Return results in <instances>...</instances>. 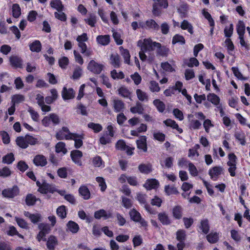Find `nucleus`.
I'll return each instance as SVG.
<instances>
[{
    "mask_svg": "<svg viewBox=\"0 0 250 250\" xmlns=\"http://www.w3.org/2000/svg\"><path fill=\"white\" fill-rule=\"evenodd\" d=\"M131 220L135 222L139 223L142 227H146L147 226V223L141 216V214L136 209L132 208L129 212Z\"/></svg>",
    "mask_w": 250,
    "mask_h": 250,
    "instance_id": "nucleus-1",
    "label": "nucleus"
},
{
    "mask_svg": "<svg viewBox=\"0 0 250 250\" xmlns=\"http://www.w3.org/2000/svg\"><path fill=\"white\" fill-rule=\"evenodd\" d=\"M236 156L233 153L229 155V161L227 165L229 167L228 171L232 177L235 176V170L236 169Z\"/></svg>",
    "mask_w": 250,
    "mask_h": 250,
    "instance_id": "nucleus-2",
    "label": "nucleus"
},
{
    "mask_svg": "<svg viewBox=\"0 0 250 250\" xmlns=\"http://www.w3.org/2000/svg\"><path fill=\"white\" fill-rule=\"evenodd\" d=\"M104 65L94 60H91L88 64L87 69L95 74H99L102 71Z\"/></svg>",
    "mask_w": 250,
    "mask_h": 250,
    "instance_id": "nucleus-3",
    "label": "nucleus"
},
{
    "mask_svg": "<svg viewBox=\"0 0 250 250\" xmlns=\"http://www.w3.org/2000/svg\"><path fill=\"white\" fill-rule=\"evenodd\" d=\"M138 45L141 47V50L143 51H150L153 49L154 42L150 39H145L143 41H139Z\"/></svg>",
    "mask_w": 250,
    "mask_h": 250,
    "instance_id": "nucleus-4",
    "label": "nucleus"
},
{
    "mask_svg": "<svg viewBox=\"0 0 250 250\" xmlns=\"http://www.w3.org/2000/svg\"><path fill=\"white\" fill-rule=\"evenodd\" d=\"M117 149L121 150H126L128 155H131L133 154L134 148H131L126 145L125 143L122 140H119L116 144Z\"/></svg>",
    "mask_w": 250,
    "mask_h": 250,
    "instance_id": "nucleus-5",
    "label": "nucleus"
},
{
    "mask_svg": "<svg viewBox=\"0 0 250 250\" xmlns=\"http://www.w3.org/2000/svg\"><path fill=\"white\" fill-rule=\"evenodd\" d=\"M19 193V189L17 186H14L11 188L4 189L2 192V195L8 198H13L18 195Z\"/></svg>",
    "mask_w": 250,
    "mask_h": 250,
    "instance_id": "nucleus-6",
    "label": "nucleus"
},
{
    "mask_svg": "<svg viewBox=\"0 0 250 250\" xmlns=\"http://www.w3.org/2000/svg\"><path fill=\"white\" fill-rule=\"evenodd\" d=\"M71 157L72 161L79 166H82V163L81 158L83 156V153L78 150H73L71 152Z\"/></svg>",
    "mask_w": 250,
    "mask_h": 250,
    "instance_id": "nucleus-7",
    "label": "nucleus"
},
{
    "mask_svg": "<svg viewBox=\"0 0 250 250\" xmlns=\"http://www.w3.org/2000/svg\"><path fill=\"white\" fill-rule=\"evenodd\" d=\"M56 190L55 187L53 185H50L47 183H43L42 187L38 189L39 192L43 194H46L48 192L53 193Z\"/></svg>",
    "mask_w": 250,
    "mask_h": 250,
    "instance_id": "nucleus-8",
    "label": "nucleus"
},
{
    "mask_svg": "<svg viewBox=\"0 0 250 250\" xmlns=\"http://www.w3.org/2000/svg\"><path fill=\"white\" fill-rule=\"evenodd\" d=\"M223 168L221 167H214L209 171V175L211 179L216 181L222 173Z\"/></svg>",
    "mask_w": 250,
    "mask_h": 250,
    "instance_id": "nucleus-9",
    "label": "nucleus"
},
{
    "mask_svg": "<svg viewBox=\"0 0 250 250\" xmlns=\"http://www.w3.org/2000/svg\"><path fill=\"white\" fill-rule=\"evenodd\" d=\"M33 163L36 166L44 167L47 164V161L44 156L37 155L33 159Z\"/></svg>",
    "mask_w": 250,
    "mask_h": 250,
    "instance_id": "nucleus-10",
    "label": "nucleus"
},
{
    "mask_svg": "<svg viewBox=\"0 0 250 250\" xmlns=\"http://www.w3.org/2000/svg\"><path fill=\"white\" fill-rule=\"evenodd\" d=\"M75 92L72 88L67 89L66 87H64L62 91V97L64 100H69L74 98Z\"/></svg>",
    "mask_w": 250,
    "mask_h": 250,
    "instance_id": "nucleus-11",
    "label": "nucleus"
},
{
    "mask_svg": "<svg viewBox=\"0 0 250 250\" xmlns=\"http://www.w3.org/2000/svg\"><path fill=\"white\" fill-rule=\"evenodd\" d=\"M154 46L158 48L157 51V53L160 56H167L168 52L169 51V49L165 46H162L161 44L159 42H154Z\"/></svg>",
    "mask_w": 250,
    "mask_h": 250,
    "instance_id": "nucleus-12",
    "label": "nucleus"
},
{
    "mask_svg": "<svg viewBox=\"0 0 250 250\" xmlns=\"http://www.w3.org/2000/svg\"><path fill=\"white\" fill-rule=\"evenodd\" d=\"M159 186V183L158 181L155 179H148L144 185V187L147 190L156 188Z\"/></svg>",
    "mask_w": 250,
    "mask_h": 250,
    "instance_id": "nucleus-13",
    "label": "nucleus"
},
{
    "mask_svg": "<svg viewBox=\"0 0 250 250\" xmlns=\"http://www.w3.org/2000/svg\"><path fill=\"white\" fill-rule=\"evenodd\" d=\"M158 218L163 225H169L171 224V220L168 214L165 212L158 213Z\"/></svg>",
    "mask_w": 250,
    "mask_h": 250,
    "instance_id": "nucleus-14",
    "label": "nucleus"
},
{
    "mask_svg": "<svg viewBox=\"0 0 250 250\" xmlns=\"http://www.w3.org/2000/svg\"><path fill=\"white\" fill-rule=\"evenodd\" d=\"M110 63L115 68H119L121 66V60L119 55L117 53H113L110 57Z\"/></svg>",
    "mask_w": 250,
    "mask_h": 250,
    "instance_id": "nucleus-15",
    "label": "nucleus"
},
{
    "mask_svg": "<svg viewBox=\"0 0 250 250\" xmlns=\"http://www.w3.org/2000/svg\"><path fill=\"white\" fill-rule=\"evenodd\" d=\"M136 94L138 99L142 102H147L149 100L148 94L140 89L136 90Z\"/></svg>",
    "mask_w": 250,
    "mask_h": 250,
    "instance_id": "nucleus-16",
    "label": "nucleus"
},
{
    "mask_svg": "<svg viewBox=\"0 0 250 250\" xmlns=\"http://www.w3.org/2000/svg\"><path fill=\"white\" fill-rule=\"evenodd\" d=\"M70 139L74 140L75 141V146L76 148H80L83 145V136L82 135L76 134L72 133L70 134Z\"/></svg>",
    "mask_w": 250,
    "mask_h": 250,
    "instance_id": "nucleus-17",
    "label": "nucleus"
},
{
    "mask_svg": "<svg viewBox=\"0 0 250 250\" xmlns=\"http://www.w3.org/2000/svg\"><path fill=\"white\" fill-rule=\"evenodd\" d=\"M112 217L111 213H108L105 210L103 209L96 211L94 213V217L96 219H100L102 217H104L105 219H107Z\"/></svg>",
    "mask_w": 250,
    "mask_h": 250,
    "instance_id": "nucleus-18",
    "label": "nucleus"
},
{
    "mask_svg": "<svg viewBox=\"0 0 250 250\" xmlns=\"http://www.w3.org/2000/svg\"><path fill=\"white\" fill-rule=\"evenodd\" d=\"M10 62L11 65L14 67L21 68L22 67V60L18 56H13L10 58Z\"/></svg>",
    "mask_w": 250,
    "mask_h": 250,
    "instance_id": "nucleus-19",
    "label": "nucleus"
},
{
    "mask_svg": "<svg viewBox=\"0 0 250 250\" xmlns=\"http://www.w3.org/2000/svg\"><path fill=\"white\" fill-rule=\"evenodd\" d=\"M57 244L58 241L56 237L53 235H50L47 241L46 246L49 250H54Z\"/></svg>",
    "mask_w": 250,
    "mask_h": 250,
    "instance_id": "nucleus-20",
    "label": "nucleus"
},
{
    "mask_svg": "<svg viewBox=\"0 0 250 250\" xmlns=\"http://www.w3.org/2000/svg\"><path fill=\"white\" fill-rule=\"evenodd\" d=\"M137 147L139 149H142L143 151H147L146 146V138L145 136H142L137 141Z\"/></svg>",
    "mask_w": 250,
    "mask_h": 250,
    "instance_id": "nucleus-21",
    "label": "nucleus"
},
{
    "mask_svg": "<svg viewBox=\"0 0 250 250\" xmlns=\"http://www.w3.org/2000/svg\"><path fill=\"white\" fill-rule=\"evenodd\" d=\"M79 192L84 200H88L90 198V191L85 186H82L79 188Z\"/></svg>",
    "mask_w": 250,
    "mask_h": 250,
    "instance_id": "nucleus-22",
    "label": "nucleus"
},
{
    "mask_svg": "<svg viewBox=\"0 0 250 250\" xmlns=\"http://www.w3.org/2000/svg\"><path fill=\"white\" fill-rule=\"evenodd\" d=\"M130 110V111L133 114L138 113L139 114H142L144 112V108L142 104L140 102H137L136 103L135 105L134 106L131 107Z\"/></svg>",
    "mask_w": 250,
    "mask_h": 250,
    "instance_id": "nucleus-23",
    "label": "nucleus"
},
{
    "mask_svg": "<svg viewBox=\"0 0 250 250\" xmlns=\"http://www.w3.org/2000/svg\"><path fill=\"white\" fill-rule=\"evenodd\" d=\"M112 103L113 108L116 112L121 111L125 108V104L121 100H113Z\"/></svg>",
    "mask_w": 250,
    "mask_h": 250,
    "instance_id": "nucleus-24",
    "label": "nucleus"
},
{
    "mask_svg": "<svg viewBox=\"0 0 250 250\" xmlns=\"http://www.w3.org/2000/svg\"><path fill=\"white\" fill-rule=\"evenodd\" d=\"M96 40L98 43L103 45H106L110 42V36L106 35H99L97 36Z\"/></svg>",
    "mask_w": 250,
    "mask_h": 250,
    "instance_id": "nucleus-25",
    "label": "nucleus"
},
{
    "mask_svg": "<svg viewBox=\"0 0 250 250\" xmlns=\"http://www.w3.org/2000/svg\"><path fill=\"white\" fill-rule=\"evenodd\" d=\"M139 170L141 173L148 174L152 170V165L150 164H141L138 167Z\"/></svg>",
    "mask_w": 250,
    "mask_h": 250,
    "instance_id": "nucleus-26",
    "label": "nucleus"
},
{
    "mask_svg": "<svg viewBox=\"0 0 250 250\" xmlns=\"http://www.w3.org/2000/svg\"><path fill=\"white\" fill-rule=\"evenodd\" d=\"M119 49L122 56L124 58V62L128 64H130V55L129 51L124 49L122 46H120Z\"/></svg>",
    "mask_w": 250,
    "mask_h": 250,
    "instance_id": "nucleus-27",
    "label": "nucleus"
},
{
    "mask_svg": "<svg viewBox=\"0 0 250 250\" xmlns=\"http://www.w3.org/2000/svg\"><path fill=\"white\" fill-rule=\"evenodd\" d=\"M207 100L214 105L217 106L219 104L220 98L214 93H210L207 96Z\"/></svg>",
    "mask_w": 250,
    "mask_h": 250,
    "instance_id": "nucleus-28",
    "label": "nucleus"
},
{
    "mask_svg": "<svg viewBox=\"0 0 250 250\" xmlns=\"http://www.w3.org/2000/svg\"><path fill=\"white\" fill-rule=\"evenodd\" d=\"M164 123L167 126H170L174 129H176L180 133H181L183 132L182 129L179 128L178 124H176V123L172 120L167 119L164 121Z\"/></svg>",
    "mask_w": 250,
    "mask_h": 250,
    "instance_id": "nucleus-29",
    "label": "nucleus"
},
{
    "mask_svg": "<svg viewBox=\"0 0 250 250\" xmlns=\"http://www.w3.org/2000/svg\"><path fill=\"white\" fill-rule=\"evenodd\" d=\"M16 142L17 145L22 148H26L28 147L25 136L17 137Z\"/></svg>",
    "mask_w": 250,
    "mask_h": 250,
    "instance_id": "nucleus-30",
    "label": "nucleus"
},
{
    "mask_svg": "<svg viewBox=\"0 0 250 250\" xmlns=\"http://www.w3.org/2000/svg\"><path fill=\"white\" fill-rule=\"evenodd\" d=\"M30 49L33 52H39L42 49V45L39 41H35L29 45Z\"/></svg>",
    "mask_w": 250,
    "mask_h": 250,
    "instance_id": "nucleus-31",
    "label": "nucleus"
},
{
    "mask_svg": "<svg viewBox=\"0 0 250 250\" xmlns=\"http://www.w3.org/2000/svg\"><path fill=\"white\" fill-rule=\"evenodd\" d=\"M67 227L68 229L73 233L77 232L79 229L78 225L76 223L72 221L68 222L67 224Z\"/></svg>",
    "mask_w": 250,
    "mask_h": 250,
    "instance_id": "nucleus-32",
    "label": "nucleus"
},
{
    "mask_svg": "<svg viewBox=\"0 0 250 250\" xmlns=\"http://www.w3.org/2000/svg\"><path fill=\"white\" fill-rule=\"evenodd\" d=\"M78 46L81 49V52L82 54L86 56H89L91 55V51L87 49V46L84 42H78Z\"/></svg>",
    "mask_w": 250,
    "mask_h": 250,
    "instance_id": "nucleus-33",
    "label": "nucleus"
},
{
    "mask_svg": "<svg viewBox=\"0 0 250 250\" xmlns=\"http://www.w3.org/2000/svg\"><path fill=\"white\" fill-rule=\"evenodd\" d=\"M181 27L183 30H187L188 32L192 34L193 33L192 25L187 20H184L181 24Z\"/></svg>",
    "mask_w": 250,
    "mask_h": 250,
    "instance_id": "nucleus-34",
    "label": "nucleus"
},
{
    "mask_svg": "<svg viewBox=\"0 0 250 250\" xmlns=\"http://www.w3.org/2000/svg\"><path fill=\"white\" fill-rule=\"evenodd\" d=\"M51 6L57 10L58 12L62 11L63 8V6L60 0H55L51 2Z\"/></svg>",
    "mask_w": 250,
    "mask_h": 250,
    "instance_id": "nucleus-35",
    "label": "nucleus"
},
{
    "mask_svg": "<svg viewBox=\"0 0 250 250\" xmlns=\"http://www.w3.org/2000/svg\"><path fill=\"white\" fill-rule=\"evenodd\" d=\"M55 148L57 153L62 152L63 154H65L67 151L65 148V144L62 142L58 143L55 146Z\"/></svg>",
    "mask_w": 250,
    "mask_h": 250,
    "instance_id": "nucleus-36",
    "label": "nucleus"
},
{
    "mask_svg": "<svg viewBox=\"0 0 250 250\" xmlns=\"http://www.w3.org/2000/svg\"><path fill=\"white\" fill-rule=\"evenodd\" d=\"M38 200L36 196L32 194H28L27 195L25 199V202L27 206H33L36 202Z\"/></svg>",
    "mask_w": 250,
    "mask_h": 250,
    "instance_id": "nucleus-37",
    "label": "nucleus"
},
{
    "mask_svg": "<svg viewBox=\"0 0 250 250\" xmlns=\"http://www.w3.org/2000/svg\"><path fill=\"white\" fill-rule=\"evenodd\" d=\"M199 228L200 229H201L204 233H208L209 229V226L208 220L205 219L201 221V225Z\"/></svg>",
    "mask_w": 250,
    "mask_h": 250,
    "instance_id": "nucleus-38",
    "label": "nucleus"
},
{
    "mask_svg": "<svg viewBox=\"0 0 250 250\" xmlns=\"http://www.w3.org/2000/svg\"><path fill=\"white\" fill-rule=\"evenodd\" d=\"M153 103L159 112H163L165 110V104L162 101L156 99L153 101Z\"/></svg>",
    "mask_w": 250,
    "mask_h": 250,
    "instance_id": "nucleus-39",
    "label": "nucleus"
},
{
    "mask_svg": "<svg viewBox=\"0 0 250 250\" xmlns=\"http://www.w3.org/2000/svg\"><path fill=\"white\" fill-rule=\"evenodd\" d=\"M119 94L124 98H128L130 96L131 93L127 88L122 86L118 89Z\"/></svg>",
    "mask_w": 250,
    "mask_h": 250,
    "instance_id": "nucleus-40",
    "label": "nucleus"
},
{
    "mask_svg": "<svg viewBox=\"0 0 250 250\" xmlns=\"http://www.w3.org/2000/svg\"><path fill=\"white\" fill-rule=\"evenodd\" d=\"M146 29H152L154 30H158L159 29V25L153 20H148L146 21Z\"/></svg>",
    "mask_w": 250,
    "mask_h": 250,
    "instance_id": "nucleus-41",
    "label": "nucleus"
},
{
    "mask_svg": "<svg viewBox=\"0 0 250 250\" xmlns=\"http://www.w3.org/2000/svg\"><path fill=\"white\" fill-rule=\"evenodd\" d=\"M165 191L167 195L171 194H176L179 192L177 188L174 186H170L169 185L166 186L165 187Z\"/></svg>",
    "mask_w": 250,
    "mask_h": 250,
    "instance_id": "nucleus-42",
    "label": "nucleus"
},
{
    "mask_svg": "<svg viewBox=\"0 0 250 250\" xmlns=\"http://www.w3.org/2000/svg\"><path fill=\"white\" fill-rule=\"evenodd\" d=\"M219 238V234L217 232H211L207 236L208 241L210 243H216Z\"/></svg>",
    "mask_w": 250,
    "mask_h": 250,
    "instance_id": "nucleus-43",
    "label": "nucleus"
},
{
    "mask_svg": "<svg viewBox=\"0 0 250 250\" xmlns=\"http://www.w3.org/2000/svg\"><path fill=\"white\" fill-rule=\"evenodd\" d=\"M24 101V97L21 94H16L12 97V104L15 105Z\"/></svg>",
    "mask_w": 250,
    "mask_h": 250,
    "instance_id": "nucleus-44",
    "label": "nucleus"
},
{
    "mask_svg": "<svg viewBox=\"0 0 250 250\" xmlns=\"http://www.w3.org/2000/svg\"><path fill=\"white\" fill-rule=\"evenodd\" d=\"M110 75L111 78L114 80L123 79L125 78V75L123 72L120 71L119 72H117L115 69L111 71Z\"/></svg>",
    "mask_w": 250,
    "mask_h": 250,
    "instance_id": "nucleus-45",
    "label": "nucleus"
},
{
    "mask_svg": "<svg viewBox=\"0 0 250 250\" xmlns=\"http://www.w3.org/2000/svg\"><path fill=\"white\" fill-rule=\"evenodd\" d=\"M70 134H72V133H69V134H65L62 130H61L56 133V137L58 140H61L64 139L69 140V137H71L70 135Z\"/></svg>",
    "mask_w": 250,
    "mask_h": 250,
    "instance_id": "nucleus-46",
    "label": "nucleus"
},
{
    "mask_svg": "<svg viewBox=\"0 0 250 250\" xmlns=\"http://www.w3.org/2000/svg\"><path fill=\"white\" fill-rule=\"evenodd\" d=\"M38 227L40 231L46 235L48 234L51 230L50 226L47 224L41 223L39 225Z\"/></svg>",
    "mask_w": 250,
    "mask_h": 250,
    "instance_id": "nucleus-47",
    "label": "nucleus"
},
{
    "mask_svg": "<svg viewBox=\"0 0 250 250\" xmlns=\"http://www.w3.org/2000/svg\"><path fill=\"white\" fill-rule=\"evenodd\" d=\"M84 21L89 25L91 27H94L95 26V24L97 21L96 17L94 15L90 14L88 18L84 19Z\"/></svg>",
    "mask_w": 250,
    "mask_h": 250,
    "instance_id": "nucleus-48",
    "label": "nucleus"
},
{
    "mask_svg": "<svg viewBox=\"0 0 250 250\" xmlns=\"http://www.w3.org/2000/svg\"><path fill=\"white\" fill-rule=\"evenodd\" d=\"M245 31V26L242 21H239L237 25V32L239 36L244 35Z\"/></svg>",
    "mask_w": 250,
    "mask_h": 250,
    "instance_id": "nucleus-49",
    "label": "nucleus"
},
{
    "mask_svg": "<svg viewBox=\"0 0 250 250\" xmlns=\"http://www.w3.org/2000/svg\"><path fill=\"white\" fill-rule=\"evenodd\" d=\"M14 155L10 153L2 158V163L7 164H10L14 161Z\"/></svg>",
    "mask_w": 250,
    "mask_h": 250,
    "instance_id": "nucleus-50",
    "label": "nucleus"
},
{
    "mask_svg": "<svg viewBox=\"0 0 250 250\" xmlns=\"http://www.w3.org/2000/svg\"><path fill=\"white\" fill-rule=\"evenodd\" d=\"M149 88L150 90L152 92H158L160 90V87L158 83L153 81L150 82Z\"/></svg>",
    "mask_w": 250,
    "mask_h": 250,
    "instance_id": "nucleus-51",
    "label": "nucleus"
},
{
    "mask_svg": "<svg viewBox=\"0 0 250 250\" xmlns=\"http://www.w3.org/2000/svg\"><path fill=\"white\" fill-rule=\"evenodd\" d=\"M122 205L126 208H129L132 207V203L130 199L125 197L122 196Z\"/></svg>",
    "mask_w": 250,
    "mask_h": 250,
    "instance_id": "nucleus-52",
    "label": "nucleus"
},
{
    "mask_svg": "<svg viewBox=\"0 0 250 250\" xmlns=\"http://www.w3.org/2000/svg\"><path fill=\"white\" fill-rule=\"evenodd\" d=\"M172 42L173 44L180 43L184 44L185 43V40L182 36L177 34L173 37Z\"/></svg>",
    "mask_w": 250,
    "mask_h": 250,
    "instance_id": "nucleus-53",
    "label": "nucleus"
},
{
    "mask_svg": "<svg viewBox=\"0 0 250 250\" xmlns=\"http://www.w3.org/2000/svg\"><path fill=\"white\" fill-rule=\"evenodd\" d=\"M92 164L94 167H99L104 164L101 157L97 156L92 159Z\"/></svg>",
    "mask_w": 250,
    "mask_h": 250,
    "instance_id": "nucleus-54",
    "label": "nucleus"
},
{
    "mask_svg": "<svg viewBox=\"0 0 250 250\" xmlns=\"http://www.w3.org/2000/svg\"><path fill=\"white\" fill-rule=\"evenodd\" d=\"M173 215L176 219L182 217V208L179 206L175 207L173 209Z\"/></svg>",
    "mask_w": 250,
    "mask_h": 250,
    "instance_id": "nucleus-55",
    "label": "nucleus"
},
{
    "mask_svg": "<svg viewBox=\"0 0 250 250\" xmlns=\"http://www.w3.org/2000/svg\"><path fill=\"white\" fill-rule=\"evenodd\" d=\"M57 214L62 218H64L66 215L65 206H62L59 207L57 209Z\"/></svg>",
    "mask_w": 250,
    "mask_h": 250,
    "instance_id": "nucleus-56",
    "label": "nucleus"
},
{
    "mask_svg": "<svg viewBox=\"0 0 250 250\" xmlns=\"http://www.w3.org/2000/svg\"><path fill=\"white\" fill-rule=\"evenodd\" d=\"M96 180L99 183V186L101 187V190L102 191H104L106 188L104 179L102 177H97L96 178Z\"/></svg>",
    "mask_w": 250,
    "mask_h": 250,
    "instance_id": "nucleus-57",
    "label": "nucleus"
},
{
    "mask_svg": "<svg viewBox=\"0 0 250 250\" xmlns=\"http://www.w3.org/2000/svg\"><path fill=\"white\" fill-rule=\"evenodd\" d=\"M188 170L190 174L193 176H196L198 174V170L196 167L191 163H188Z\"/></svg>",
    "mask_w": 250,
    "mask_h": 250,
    "instance_id": "nucleus-58",
    "label": "nucleus"
},
{
    "mask_svg": "<svg viewBox=\"0 0 250 250\" xmlns=\"http://www.w3.org/2000/svg\"><path fill=\"white\" fill-rule=\"evenodd\" d=\"M88 127L92 129L95 132H99L102 130V126L99 124H95L94 123H90L88 124Z\"/></svg>",
    "mask_w": 250,
    "mask_h": 250,
    "instance_id": "nucleus-59",
    "label": "nucleus"
},
{
    "mask_svg": "<svg viewBox=\"0 0 250 250\" xmlns=\"http://www.w3.org/2000/svg\"><path fill=\"white\" fill-rule=\"evenodd\" d=\"M15 220L19 226L21 228L25 229H27L28 228L27 223L23 219L16 217H15Z\"/></svg>",
    "mask_w": 250,
    "mask_h": 250,
    "instance_id": "nucleus-60",
    "label": "nucleus"
},
{
    "mask_svg": "<svg viewBox=\"0 0 250 250\" xmlns=\"http://www.w3.org/2000/svg\"><path fill=\"white\" fill-rule=\"evenodd\" d=\"M186 237V232L185 230L180 229L177 231L176 233V238L180 242H183Z\"/></svg>",
    "mask_w": 250,
    "mask_h": 250,
    "instance_id": "nucleus-61",
    "label": "nucleus"
},
{
    "mask_svg": "<svg viewBox=\"0 0 250 250\" xmlns=\"http://www.w3.org/2000/svg\"><path fill=\"white\" fill-rule=\"evenodd\" d=\"M13 15L15 18H18L21 15V8L18 4H13L12 6Z\"/></svg>",
    "mask_w": 250,
    "mask_h": 250,
    "instance_id": "nucleus-62",
    "label": "nucleus"
},
{
    "mask_svg": "<svg viewBox=\"0 0 250 250\" xmlns=\"http://www.w3.org/2000/svg\"><path fill=\"white\" fill-rule=\"evenodd\" d=\"M130 77L134 81V83L136 85H138L141 83L142 78L138 73L136 72L134 74L131 75Z\"/></svg>",
    "mask_w": 250,
    "mask_h": 250,
    "instance_id": "nucleus-63",
    "label": "nucleus"
},
{
    "mask_svg": "<svg viewBox=\"0 0 250 250\" xmlns=\"http://www.w3.org/2000/svg\"><path fill=\"white\" fill-rule=\"evenodd\" d=\"M58 176L61 178H65L67 176V169L66 167H61L57 171Z\"/></svg>",
    "mask_w": 250,
    "mask_h": 250,
    "instance_id": "nucleus-64",
    "label": "nucleus"
}]
</instances>
